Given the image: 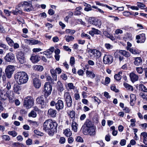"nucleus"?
I'll return each mask as SVG.
<instances>
[{"label": "nucleus", "mask_w": 147, "mask_h": 147, "mask_svg": "<svg viewBox=\"0 0 147 147\" xmlns=\"http://www.w3.org/2000/svg\"><path fill=\"white\" fill-rule=\"evenodd\" d=\"M15 78L19 84L21 85L27 82L28 77L25 72H18L16 74Z\"/></svg>", "instance_id": "f257e3e1"}, {"label": "nucleus", "mask_w": 147, "mask_h": 147, "mask_svg": "<svg viewBox=\"0 0 147 147\" xmlns=\"http://www.w3.org/2000/svg\"><path fill=\"white\" fill-rule=\"evenodd\" d=\"M34 99L30 96H28L25 98L24 103V106L26 109H28L31 107L34 104Z\"/></svg>", "instance_id": "f03ea898"}, {"label": "nucleus", "mask_w": 147, "mask_h": 147, "mask_svg": "<svg viewBox=\"0 0 147 147\" xmlns=\"http://www.w3.org/2000/svg\"><path fill=\"white\" fill-rule=\"evenodd\" d=\"M19 7H24V10L26 11H30L32 10V4L30 1H24L20 3L19 5Z\"/></svg>", "instance_id": "7ed1b4c3"}, {"label": "nucleus", "mask_w": 147, "mask_h": 147, "mask_svg": "<svg viewBox=\"0 0 147 147\" xmlns=\"http://www.w3.org/2000/svg\"><path fill=\"white\" fill-rule=\"evenodd\" d=\"M15 69V67L13 65H9L6 67L5 72L7 78H9L11 77Z\"/></svg>", "instance_id": "20e7f679"}, {"label": "nucleus", "mask_w": 147, "mask_h": 147, "mask_svg": "<svg viewBox=\"0 0 147 147\" xmlns=\"http://www.w3.org/2000/svg\"><path fill=\"white\" fill-rule=\"evenodd\" d=\"M52 88L49 82H46L44 85V94L46 97L48 96L51 93Z\"/></svg>", "instance_id": "39448f33"}, {"label": "nucleus", "mask_w": 147, "mask_h": 147, "mask_svg": "<svg viewBox=\"0 0 147 147\" xmlns=\"http://www.w3.org/2000/svg\"><path fill=\"white\" fill-rule=\"evenodd\" d=\"M65 100L68 107H70L72 105V100L69 92H65L64 94Z\"/></svg>", "instance_id": "423d86ee"}, {"label": "nucleus", "mask_w": 147, "mask_h": 147, "mask_svg": "<svg viewBox=\"0 0 147 147\" xmlns=\"http://www.w3.org/2000/svg\"><path fill=\"white\" fill-rule=\"evenodd\" d=\"M50 71L53 80L56 81L57 80L56 74H60L61 72V70L59 68H57L55 69H51Z\"/></svg>", "instance_id": "0eeeda50"}, {"label": "nucleus", "mask_w": 147, "mask_h": 147, "mask_svg": "<svg viewBox=\"0 0 147 147\" xmlns=\"http://www.w3.org/2000/svg\"><path fill=\"white\" fill-rule=\"evenodd\" d=\"M17 60L21 64L24 63L25 61V57L24 53L22 51L18 52L16 55Z\"/></svg>", "instance_id": "6e6552de"}, {"label": "nucleus", "mask_w": 147, "mask_h": 147, "mask_svg": "<svg viewBox=\"0 0 147 147\" xmlns=\"http://www.w3.org/2000/svg\"><path fill=\"white\" fill-rule=\"evenodd\" d=\"M33 75L36 78H33L32 80L33 84L34 87L36 88H39L41 86V83L40 80L37 78L38 76L36 74H33Z\"/></svg>", "instance_id": "1a4fd4ad"}, {"label": "nucleus", "mask_w": 147, "mask_h": 147, "mask_svg": "<svg viewBox=\"0 0 147 147\" xmlns=\"http://www.w3.org/2000/svg\"><path fill=\"white\" fill-rule=\"evenodd\" d=\"M113 57L111 55H105L103 57V62L105 64H110L113 62Z\"/></svg>", "instance_id": "9d476101"}, {"label": "nucleus", "mask_w": 147, "mask_h": 147, "mask_svg": "<svg viewBox=\"0 0 147 147\" xmlns=\"http://www.w3.org/2000/svg\"><path fill=\"white\" fill-rule=\"evenodd\" d=\"M95 128L94 127H91L88 129L86 128V129H83L84 134L86 135L87 134L90 136H94L95 134Z\"/></svg>", "instance_id": "9b49d317"}, {"label": "nucleus", "mask_w": 147, "mask_h": 147, "mask_svg": "<svg viewBox=\"0 0 147 147\" xmlns=\"http://www.w3.org/2000/svg\"><path fill=\"white\" fill-rule=\"evenodd\" d=\"M136 39L138 40L136 42L138 43H144L146 40V37L144 34H142L136 36Z\"/></svg>", "instance_id": "f8f14e48"}, {"label": "nucleus", "mask_w": 147, "mask_h": 147, "mask_svg": "<svg viewBox=\"0 0 147 147\" xmlns=\"http://www.w3.org/2000/svg\"><path fill=\"white\" fill-rule=\"evenodd\" d=\"M9 96L8 93L5 92L4 89H0V98L3 101L6 100Z\"/></svg>", "instance_id": "ddd939ff"}, {"label": "nucleus", "mask_w": 147, "mask_h": 147, "mask_svg": "<svg viewBox=\"0 0 147 147\" xmlns=\"http://www.w3.org/2000/svg\"><path fill=\"white\" fill-rule=\"evenodd\" d=\"M88 52L92 53L94 57L96 59L99 58L101 56V53L96 49H90L88 50Z\"/></svg>", "instance_id": "4468645a"}, {"label": "nucleus", "mask_w": 147, "mask_h": 147, "mask_svg": "<svg viewBox=\"0 0 147 147\" xmlns=\"http://www.w3.org/2000/svg\"><path fill=\"white\" fill-rule=\"evenodd\" d=\"M36 103L41 105L42 108H44L46 106V104L45 103L44 99L43 97L41 96H39L37 97L36 99Z\"/></svg>", "instance_id": "2eb2a0df"}, {"label": "nucleus", "mask_w": 147, "mask_h": 147, "mask_svg": "<svg viewBox=\"0 0 147 147\" xmlns=\"http://www.w3.org/2000/svg\"><path fill=\"white\" fill-rule=\"evenodd\" d=\"M63 107V102L61 100H58L55 104V108L58 111L62 109Z\"/></svg>", "instance_id": "dca6fc26"}, {"label": "nucleus", "mask_w": 147, "mask_h": 147, "mask_svg": "<svg viewBox=\"0 0 147 147\" xmlns=\"http://www.w3.org/2000/svg\"><path fill=\"white\" fill-rule=\"evenodd\" d=\"M54 51V47H51L50 49L47 50L46 51H45L44 54L47 56L48 58H51L52 57V54Z\"/></svg>", "instance_id": "f3484780"}, {"label": "nucleus", "mask_w": 147, "mask_h": 147, "mask_svg": "<svg viewBox=\"0 0 147 147\" xmlns=\"http://www.w3.org/2000/svg\"><path fill=\"white\" fill-rule=\"evenodd\" d=\"M14 54L11 53L7 54L5 57V59L6 61L10 62L13 61L14 59Z\"/></svg>", "instance_id": "a211bd4d"}, {"label": "nucleus", "mask_w": 147, "mask_h": 147, "mask_svg": "<svg viewBox=\"0 0 147 147\" xmlns=\"http://www.w3.org/2000/svg\"><path fill=\"white\" fill-rule=\"evenodd\" d=\"M57 113V111L52 109H50L48 111L47 115L49 117H55Z\"/></svg>", "instance_id": "6ab92c4d"}, {"label": "nucleus", "mask_w": 147, "mask_h": 147, "mask_svg": "<svg viewBox=\"0 0 147 147\" xmlns=\"http://www.w3.org/2000/svg\"><path fill=\"white\" fill-rule=\"evenodd\" d=\"M50 119H49L45 121L43 123V129L45 131L48 130H50Z\"/></svg>", "instance_id": "aec40b11"}, {"label": "nucleus", "mask_w": 147, "mask_h": 147, "mask_svg": "<svg viewBox=\"0 0 147 147\" xmlns=\"http://www.w3.org/2000/svg\"><path fill=\"white\" fill-rule=\"evenodd\" d=\"M134 64L136 66L141 65L142 63V60L141 57H136L134 58Z\"/></svg>", "instance_id": "412c9836"}, {"label": "nucleus", "mask_w": 147, "mask_h": 147, "mask_svg": "<svg viewBox=\"0 0 147 147\" xmlns=\"http://www.w3.org/2000/svg\"><path fill=\"white\" fill-rule=\"evenodd\" d=\"M127 49L132 54L134 55L139 54L141 52L140 50L133 48H131L128 47L127 48Z\"/></svg>", "instance_id": "4be33fe9"}, {"label": "nucleus", "mask_w": 147, "mask_h": 147, "mask_svg": "<svg viewBox=\"0 0 147 147\" xmlns=\"http://www.w3.org/2000/svg\"><path fill=\"white\" fill-rule=\"evenodd\" d=\"M129 76L132 82H134L138 80V76L134 73H131L130 74Z\"/></svg>", "instance_id": "5701e85b"}, {"label": "nucleus", "mask_w": 147, "mask_h": 147, "mask_svg": "<svg viewBox=\"0 0 147 147\" xmlns=\"http://www.w3.org/2000/svg\"><path fill=\"white\" fill-rule=\"evenodd\" d=\"M30 59L33 63H37L40 60V57L38 55H32L30 58Z\"/></svg>", "instance_id": "b1692460"}, {"label": "nucleus", "mask_w": 147, "mask_h": 147, "mask_svg": "<svg viewBox=\"0 0 147 147\" xmlns=\"http://www.w3.org/2000/svg\"><path fill=\"white\" fill-rule=\"evenodd\" d=\"M50 130L54 131V130L56 129L57 126V124L56 122H53L51 119H50Z\"/></svg>", "instance_id": "393cba45"}, {"label": "nucleus", "mask_w": 147, "mask_h": 147, "mask_svg": "<svg viewBox=\"0 0 147 147\" xmlns=\"http://www.w3.org/2000/svg\"><path fill=\"white\" fill-rule=\"evenodd\" d=\"M68 116L73 121L75 120L76 119V113L75 111L73 110L68 111Z\"/></svg>", "instance_id": "a878e982"}, {"label": "nucleus", "mask_w": 147, "mask_h": 147, "mask_svg": "<svg viewBox=\"0 0 147 147\" xmlns=\"http://www.w3.org/2000/svg\"><path fill=\"white\" fill-rule=\"evenodd\" d=\"M89 22L93 25L99 26H100L101 23L100 21L97 20H94L92 19L90 20L89 21Z\"/></svg>", "instance_id": "bb28decb"}, {"label": "nucleus", "mask_w": 147, "mask_h": 147, "mask_svg": "<svg viewBox=\"0 0 147 147\" xmlns=\"http://www.w3.org/2000/svg\"><path fill=\"white\" fill-rule=\"evenodd\" d=\"M21 87L18 84H14L13 87V90L15 92L19 94H20L19 91L21 90Z\"/></svg>", "instance_id": "cd10ccee"}, {"label": "nucleus", "mask_w": 147, "mask_h": 147, "mask_svg": "<svg viewBox=\"0 0 147 147\" xmlns=\"http://www.w3.org/2000/svg\"><path fill=\"white\" fill-rule=\"evenodd\" d=\"M34 70L37 71H41L44 69L43 67L40 65H36L33 67Z\"/></svg>", "instance_id": "c85d7f7f"}, {"label": "nucleus", "mask_w": 147, "mask_h": 147, "mask_svg": "<svg viewBox=\"0 0 147 147\" xmlns=\"http://www.w3.org/2000/svg\"><path fill=\"white\" fill-rule=\"evenodd\" d=\"M130 103L131 105L133 106L134 105V103L136 100V95L133 94H131L130 95Z\"/></svg>", "instance_id": "c756f323"}, {"label": "nucleus", "mask_w": 147, "mask_h": 147, "mask_svg": "<svg viewBox=\"0 0 147 147\" xmlns=\"http://www.w3.org/2000/svg\"><path fill=\"white\" fill-rule=\"evenodd\" d=\"M6 41L8 44L11 47H12L14 44V42L8 36H7L5 38Z\"/></svg>", "instance_id": "7c9ffc66"}, {"label": "nucleus", "mask_w": 147, "mask_h": 147, "mask_svg": "<svg viewBox=\"0 0 147 147\" xmlns=\"http://www.w3.org/2000/svg\"><path fill=\"white\" fill-rule=\"evenodd\" d=\"M84 125L86 126L84 129H86V128L88 129L91 127H93L92 125L91 122L89 120H87L85 123Z\"/></svg>", "instance_id": "2f4dec72"}, {"label": "nucleus", "mask_w": 147, "mask_h": 147, "mask_svg": "<svg viewBox=\"0 0 147 147\" xmlns=\"http://www.w3.org/2000/svg\"><path fill=\"white\" fill-rule=\"evenodd\" d=\"M57 88L58 90L60 92L63 91L64 90L63 84L60 81L57 82Z\"/></svg>", "instance_id": "473e14b6"}, {"label": "nucleus", "mask_w": 147, "mask_h": 147, "mask_svg": "<svg viewBox=\"0 0 147 147\" xmlns=\"http://www.w3.org/2000/svg\"><path fill=\"white\" fill-rule=\"evenodd\" d=\"M78 124L73 121L71 125L72 129L75 132H76L78 129Z\"/></svg>", "instance_id": "72a5a7b5"}, {"label": "nucleus", "mask_w": 147, "mask_h": 147, "mask_svg": "<svg viewBox=\"0 0 147 147\" xmlns=\"http://www.w3.org/2000/svg\"><path fill=\"white\" fill-rule=\"evenodd\" d=\"M63 133L64 135L67 137H69L71 136L72 133L70 130L67 128L64 130Z\"/></svg>", "instance_id": "f704fd0d"}, {"label": "nucleus", "mask_w": 147, "mask_h": 147, "mask_svg": "<svg viewBox=\"0 0 147 147\" xmlns=\"http://www.w3.org/2000/svg\"><path fill=\"white\" fill-rule=\"evenodd\" d=\"M120 53L121 54L126 57H128L130 56L129 53L125 50H121L120 51Z\"/></svg>", "instance_id": "c9c22d12"}, {"label": "nucleus", "mask_w": 147, "mask_h": 147, "mask_svg": "<svg viewBox=\"0 0 147 147\" xmlns=\"http://www.w3.org/2000/svg\"><path fill=\"white\" fill-rule=\"evenodd\" d=\"M66 41L67 42L72 41L74 39V38L72 36H65Z\"/></svg>", "instance_id": "e433bc0d"}, {"label": "nucleus", "mask_w": 147, "mask_h": 147, "mask_svg": "<svg viewBox=\"0 0 147 147\" xmlns=\"http://www.w3.org/2000/svg\"><path fill=\"white\" fill-rule=\"evenodd\" d=\"M124 87L126 88L127 90L131 91H132L133 90V87L127 83H124Z\"/></svg>", "instance_id": "4c0bfd02"}, {"label": "nucleus", "mask_w": 147, "mask_h": 147, "mask_svg": "<svg viewBox=\"0 0 147 147\" xmlns=\"http://www.w3.org/2000/svg\"><path fill=\"white\" fill-rule=\"evenodd\" d=\"M8 134L9 135L12 136L13 137H15L17 135V133L14 130L9 131H8Z\"/></svg>", "instance_id": "58836bf2"}, {"label": "nucleus", "mask_w": 147, "mask_h": 147, "mask_svg": "<svg viewBox=\"0 0 147 147\" xmlns=\"http://www.w3.org/2000/svg\"><path fill=\"white\" fill-rule=\"evenodd\" d=\"M87 76H89V77L93 78L95 77V74L92 71H87L86 73Z\"/></svg>", "instance_id": "ea45409f"}, {"label": "nucleus", "mask_w": 147, "mask_h": 147, "mask_svg": "<svg viewBox=\"0 0 147 147\" xmlns=\"http://www.w3.org/2000/svg\"><path fill=\"white\" fill-rule=\"evenodd\" d=\"M1 137L3 140L6 141H9L10 140L9 136L7 135H3Z\"/></svg>", "instance_id": "a19ab883"}, {"label": "nucleus", "mask_w": 147, "mask_h": 147, "mask_svg": "<svg viewBox=\"0 0 147 147\" xmlns=\"http://www.w3.org/2000/svg\"><path fill=\"white\" fill-rule=\"evenodd\" d=\"M82 9V8L80 7H77L76 9V11L75 13V15H80L81 13V11H80Z\"/></svg>", "instance_id": "79ce46f5"}, {"label": "nucleus", "mask_w": 147, "mask_h": 147, "mask_svg": "<svg viewBox=\"0 0 147 147\" xmlns=\"http://www.w3.org/2000/svg\"><path fill=\"white\" fill-rule=\"evenodd\" d=\"M29 117H35L36 116V114L35 112L33 111H32L30 113L28 114Z\"/></svg>", "instance_id": "37998d69"}, {"label": "nucleus", "mask_w": 147, "mask_h": 147, "mask_svg": "<svg viewBox=\"0 0 147 147\" xmlns=\"http://www.w3.org/2000/svg\"><path fill=\"white\" fill-rule=\"evenodd\" d=\"M111 90L115 91L116 92H119V90L116 88L114 84L111 85Z\"/></svg>", "instance_id": "c03bdc74"}, {"label": "nucleus", "mask_w": 147, "mask_h": 147, "mask_svg": "<svg viewBox=\"0 0 147 147\" xmlns=\"http://www.w3.org/2000/svg\"><path fill=\"white\" fill-rule=\"evenodd\" d=\"M136 70L137 72L139 74H142L143 72V69L142 67H137Z\"/></svg>", "instance_id": "a18cd8bd"}, {"label": "nucleus", "mask_w": 147, "mask_h": 147, "mask_svg": "<svg viewBox=\"0 0 147 147\" xmlns=\"http://www.w3.org/2000/svg\"><path fill=\"white\" fill-rule=\"evenodd\" d=\"M75 31L74 30H72L69 29H67L65 30V32L67 34H73L74 33Z\"/></svg>", "instance_id": "49530a36"}, {"label": "nucleus", "mask_w": 147, "mask_h": 147, "mask_svg": "<svg viewBox=\"0 0 147 147\" xmlns=\"http://www.w3.org/2000/svg\"><path fill=\"white\" fill-rule=\"evenodd\" d=\"M81 36L82 37H85L87 39H90V36L86 34H85L84 33H82L81 35Z\"/></svg>", "instance_id": "de8ad7c7"}, {"label": "nucleus", "mask_w": 147, "mask_h": 147, "mask_svg": "<svg viewBox=\"0 0 147 147\" xmlns=\"http://www.w3.org/2000/svg\"><path fill=\"white\" fill-rule=\"evenodd\" d=\"M65 139L63 137H61L60 138L59 142L61 144H64L65 142Z\"/></svg>", "instance_id": "09e8293b"}, {"label": "nucleus", "mask_w": 147, "mask_h": 147, "mask_svg": "<svg viewBox=\"0 0 147 147\" xmlns=\"http://www.w3.org/2000/svg\"><path fill=\"white\" fill-rule=\"evenodd\" d=\"M139 95L144 99L146 100L147 99V95L145 94L144 93L141 92L140 93Z\"/></svg>", "instance_id": "8fccbe9b"}, {"label": "nucleus", "mask_w": 147, "mask_h": 147, "mask_svg": "<svg viewBox=\"0 0 147 147\" xmlns=\"http://www.w3.org/2000/svg\"><path fill=\"white\" fill-rule=\"evenodd\" d=\"M67 87L69 89H74V86L72 83H69L67 84Z\"/></svg>", "instance_id": "3c124183"}, {"label": "nucleus", "mask_w": 147, "mask_h": 147, "mask_svg": "<svg viewBox=\"0 0 147 147\" xmlns=\"http://www.w3.org/2000/svg\"><path fill=\"white\" fill-rule=\"evenodd\" d=\"M31 45H36L40 42V41L35 39H31Z\"/></svg>", "instance_id": "603ef678"}, {"label": "nucleus", "mask_w": 147, "mask_h": 147, "mask_svg": "<svg viewBox=\"0 0 147 147\" xmlns=\"http://www.w3.org/2000/svg\"><path fill=\"white\" fill-rule=\"evenodd\" d=\"M105 47L108 50L111 49L113 47V46L109 43H106L105 44Z\"/></svg>", "instance_id": "864d4df0"}, {"label": "nucleus", "mask_w": 147, "mask_h": 147, "mask_svg": "<svg viewBox=\"0 0 147 147\" xmlns=\"http://www.w3.org/2000/svg\"><path fill=\"white\" fill-rule=\"evenodd\" d=\"M140 87L142 90L145 92H147V88L143 84H140Z\"/></svg>", "instance_id": "5fc2aeb1"}, {"label": "nucleus", "mask_w": 147, "mask_h": 147, "mask_svg": "<svg viewBox=\"0 0 147 147\" xmlns=\"http://www.w3.org/2000/svg\"><path fill=\"white\" fill-rule=\"evenodd\" d=\"M114 77L115 80L118 81L121 80V76L119 74H116L115 75Z\"/></svg>", "instance_id": "6e6d98bb"}, {"label": "nucleus", "mask_w": 147, "mask_h": 147, "mask_svg": "<svg viewBox=\"0 0 147 147\" xmlns=\"http://www.w3.org/2000/svg\"><path fill=\"white\" fill-rule=\"evenodd\" d=\"M137 3L138 7L141 9H142L145 7V5H144L143 3L138 2Z\"/></svg>", "instance_id": "4d7b16f0"}, {"label": "nucleus", "mask_w": 147, "mask_h": 147, "mask_svg": "<svg viewBox=\"0 0 147 147\" xmlns=\"http://www.w3.org/2000/svg\"><path fill=\"white\" fill-rule=\"evenodd\" d=\"M92 10V7L90 5L88 4L87 7H85L84 9V10L86 11H89Z\"/></svg>", "instance_id": "13d9d810"}, {"label": "nucleus", "mask_w": 147, "mask_h": 147, "mask_svg": "<svg viewBox=\"0 0 147 147\" xmlns=\"http://www.w3.org/2000/svg\"><path fill=\"white\" fill-rule=\"evenodd\" d=\"M75 59L74 57H71L70 58V63L71 66H73L75 63Z\"/></svg>", "instance_id": "bf43d9fd"}, {"label": "nucleus", "mask_w": 147, "mask_h": 147, "mask_svg": "<svg viewBox=\"0 0 147 147\" xmlns=\"http://www.w3.org/2000/svg\"><path fill=\"white\" fill-rule=\"evenodd\" d=\"M14 144L17 147H25L24 145L21 143H15Z\"/></svg>", "instance_id": "052dcab7"}, {"label": "nucleus", "mask_w": 147, "mask_h": 147, "mask_svg": "<svg viewBox=\"0 0 147 147\" xmlns=\"http://www.w3.org/2000/svg\"><path fill=\"white\" fill-rule=\"evenodd\" d=\"M32 142V140L30 139H28L26 141V144L28 145H31Z\"/></svg>", "instance_id": "680f3d73"}, {"label": "nucleus", "mask_w": 147, "mask_h": 147, "mask_svg": "<svg viewBox=\"0 0 147 147\" xmlns=\"http://www.w3.org/2000/svg\"><path fill=\"white\" fill-rule=\"evenodd\" d=\"M76 140L78 142H83V140L82 138L80 136H78L77 137Z\"/></svg>", "instance_id": "e2e57ef3"}, {"label": "nucleus", "mask_w": 147, "mask_h": 147, "mask_svg": "<svg viewBox=\"0 0 147 147\" xmlns=\"http://www.w3.org/2000/svg\"><path fill=\"white\" fill-rule=\"evenodd\" d=\"M61 77L63 80H66L67 78L66 75L64 74H62L61 76Z\"/></svg>", "instance_id": "0e129e2a"}, {"label": "nucleus", "mask_w": 147, "mask_h": 147, "mask_svg": "<svg viewBox=\"0 0 147 147\" xmlns=\"http://www.w3.org/2000/svg\"><path fill=\"white\" fill-rule=\"evenodd\" d=\"M8 116L9 115L7 113H2L1 114V117L4 119L7 118Z\"/></svg>", "instance_id": "69168bd1"}, {"label": "nucleus", "mask_w": 147, "mask_h": 147, "mask_svg": "<svg viewBox=\"0 0 147 147\" xmlns=\"http://www.w3.org/2000/svg\"><path fill=\"white\" fill-rule=\"evenodd\" d=\"M110 82V79L108 77H106L105 79V85H106V84H109Z\"/></svg>", "instance_id": "338daca9"}, {"label": "nucleus", "mask_w": 147, "mask_h": 147, "mask_svg": "<svg viewBox=\"0 0 147 147\" xmlns=\"http://www.w3.org/2000/svg\"><path fill=\"white\" fill-rule=\"evenodd\" d=\"M92 30H93L94 34H98L100 32V31L98 30L95 29L94 28H92Z\"/></svg>", "instance_id": "774afa93"}]
</instances>
